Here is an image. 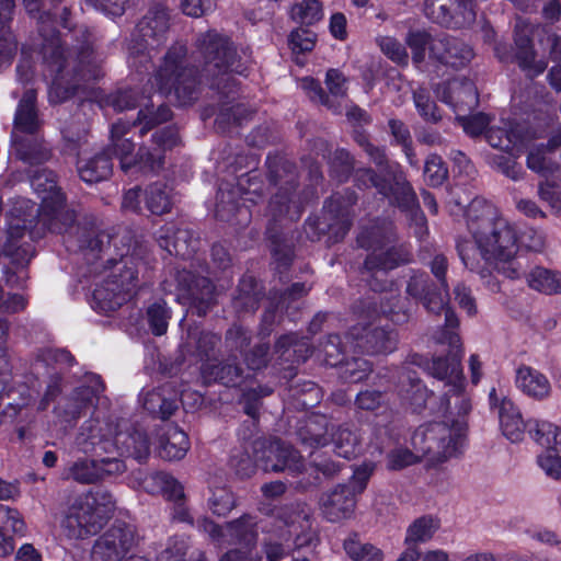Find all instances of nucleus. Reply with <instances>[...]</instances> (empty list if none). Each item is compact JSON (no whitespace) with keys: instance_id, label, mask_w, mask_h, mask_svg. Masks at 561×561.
Listing matches in <instances>:
<instances>
[{"instance_id":"nucleus-1","label":"nucleus","mask_w":561,"mask_h":561,"mask_svg":"<svg viewBox=\"0 0 561 561\" xmlns=\"http://www.w3.org/2000/svg\"><path fill=\"white\" fill-rule=\"evenodd\" d=\"M66 201L65 193L42 197L38 207H31L34 215L15 216L12 220L20 219L22 225L26 220V232L32 237L41 238L46 231L61 234L65 247L72 252L99 255L110 250L111 232L100 229L93 215L79 216Z\"/></svg>"},{"instance_id":"nucleus-2","label":"nucleus","mask_w":561,"mask_h":561,"mask_svg":"<svg viewBox=\"0 0 561 561\" xmlns=\"http://www.w3.org/2000/svg\"><path fill=\"white\" fill-rule=\"evenodd\" d=\"M70 10L65 7L60 14V23L68 33L65 35L66 49L59 38V45L64 51L67 67L57 71L48 69L54 75L48 91L50 104H60L73 98L78 90L88 82L100 80L104 77L103 59L95 50V36L84 26H71L69 22Z\"/></svg>"},{"instance_id":"nucleus-3","label":"nucleus","mask_w":561,"mask_h":561,"mask_svg":"<svg viewBox=\"0 0 561 561\" xmlns=\"http://www.w3.org/2000/svg\"><path fill=\"white\" fill-rule=\"evenodd\" d=\"M397 232L392 221L375 220L370 226L363 227L356 238L359 248L373 250L359 267L363 279L375 293H383L391 288L389 272L408 265L413 261L411 248L405 243H396Z\"/></svg>"},{"instance_id":"nucleus-4","label":"nucleus","mask_w":561,"mask_h":561,"mask_svg":"<svg viewBox=\"0 0 561 561\" xmlns=\"http://www.w3.org/2000/svg\"><path fill=\"white\" fill-rule=\"evenodd\" d=\"M469 228L484 253L499 262V273L515 279L526 273L527 263L517 254V234L515 229L503 218L493 217L490 211L471 220Z\"/></svg>"},{"instance_id":"nucleus-5","label":"nucleus","mask_w":561,"mask_h":561,"mask_svg":"<svg viewBox=\"0 0 561 561\" xmlns=\"http://www.w3.org/2000/svg\"><path fill=\"white\" fill-rule=\"evenodd\" d=\"M196 46L203 57V72L210 88L226 98L233 95L237 92V84L230 73L243 75L247 67L230 38L208 31L199 34Z\"/></svg>"},{"instance_id":"nucleus-6","label":"nucleus","mask_w":561,"mask_h":561,"mask_svg":"<svg viewBox=\"0 0 561 561\" xmlns=\"http://www.w3.org/2000/svg\"><path fill=\"white\" fill-rule=\"evenodd\" d=\"M295 191L280 186L271 197L266 210L268 221L265 234L271 242L275 271L283 284L289 282L288 271L295 257L294 245L283 232V226L285 221H296L301 216V207L295 201Z\"/></svg>"},{"instance_id":"nucleus-7","label":"nucleus","mask_w":561,"mask_h":561,"mask_svg":"<svg viewBox=\"0 0 561 561\" xmlns=\"http://www.w3.org/2000/svg\"><path fill=\"white\" fill-rule=\"evenodd\" d=\"M148 244L144 236L130 227L121 228L117 232L111 233L110 250L101 252L107 254L104 267L110 274L104 280H114V286L124 289L129 295L138 286L137 259H144L148 254Z\"/></svg>"},{"instance_id":"nucleus-8","label":"nucleus","mask_w":561,"mask_h":561,"mask_svg":"<svg viewBox=\"0 0 561 561\" xmlns=\"http://www.w3.org/2000/svg\"><path fill=\"white\" fill-rule=\"evenodd\" d=\"M377 170L366 167L355 172L358 187L376 188L386 198H396L401 206L413 202L414 190L404 171L397 162H391L383 146L370 145L364 150Z\"/></svg>"},{"instance_id":"nucleus-9","label":"nucleus","mask_w":561,"mask_h":561,"mask_svg":"<svg viewBox=\"0 0 561 561\" xmlns=\"http://www.w3.org/2000/svg\"><path fill=\"white\" fill-rule=\"evenodd\" d=\"M187 48L176 43L169 48L154 79L159 91L174 94L180 105L192 104L201 93L197 68L187 61Z\"/></svg>"},{"instance_id":"nucleus-10","label":"nucleus","mask_w":561,"mask_h":561,"mask_svg":"<svg viewBox=\"0 0 561 561\" xmlns=\"http://www.w3.org/2000/svg\"><path fill=\"white\" fill-rule=\"evenodd\" d=\"M435 422L419 426L411 438L413 449L420 457L432 462H444L458 453L467 423L459 420Z\"/></svg>"},{"instance_id":"nucleus-11","label":"nucleus","mask_w":561,"mask_h":561,"mask_svg":"<svg viewBox=\"0 0 561 561\" xmlns=\"http://www.w3.org/2000/svg\"><path fill=\"white\" fill-rule=\"evenodd\" d=\"M440 344H447L449 350L445 356L434 357L432 363L419 354L409 357L412 365L425 367L435 378L447 380L449 390L445 393L458 394L463 391V376L461 370L462 345L455 329L444 328L435 337Z\"/></svg>"},{"instance_id":"nucleus-12","label":"nucleus","mask_w":561,"mask_h":561,"mask_svg":"<svg viewBox=\"0 0 561 561\" xmlns=\"http://www.w3.org/2000/svg\"><path fill=\"white\" fill-rule=\"evenodd\" d=\"M352 198H345L341 193L331 195L324 202L321 215L306 220L304 228L307 238L319 241L327 237L329 245L342 241L352 226Z\"/></svg>"},{"instance_id":"nucleus-13","label":"nucleus","mask_w":561,"mask_h":561,"mask_svg":"<svg viewBox=\"0 0 561 561\" xmlns=\"http://www.w3.org/2000/svg\"><path fill=\"white\" fill-rule=\"evenodd\" d=\"M11 220L7 229H0V256L9 259L4 270V280L11 288L22 287L27 278L25 267L34 255L33 245L25 241L27 225Z\"/></svg>"},{"instance_id":"nucleus-14","label":"nucleus","mask_w":561,"mask_h":561,"mask_svg":"<svg viewBox=\"0 0 561 561\" xmlns=\"http://www.w3.org/2000/svg\"><path fill=\"white\" fill-rule=\"evenodd\" d=\"M405 294L420 302L430 313L440 314V312H444V328H458V317L447 305L449 288L434 280L426 272L422 270L411 271L407 280Z\"/></svg>"},{"instance_id":"nucleus-15","label":"nucleus","mask_w":561,"mask_h":561,"mask_svg":"<svg viewBox=\"0 0 561 561\" xmlns=\"http://www.w3.org/2000/svg\"><path fill=\"white\" fill-rule=\"evenodd\" d=\"M531 35L529 25L517 23L514 30V47L503 42L494 45L495 57L501 62H516L529 79L541 75L547 69V62L543 59H537Z\"/></svg>"},{"instance_id":"nucleus-16","label":"nucleus","mask_w":561,"mask_h":561,"mask_svg":"<svg viewBox=\"0 0 561 561\" xmlns=\"http://www.w3.org/2000/svg\"><path fill=\"white\" fill-rule=\"evenodd\" d=\"M253 453L260 468L265 472H300L304 460L300 453L279 438H256Z\"/></svg>"},{"instance_id":"nucleus-17","label":"nucleus","mask_w":561,"mask_h":561,"mask_svg":"<svg viewBox=\"0 0 561 561\" xmlns=\"http://www.w3.org/2000/svg\"><path fill=\"white\" fill-rule=\"evenodd\" d=\"M170 21L171 13L167 5L152 4L136 26L138 38L130 45V53L144 55L163 46L168 41Z\"/></svg>"},{"instance_id":"nucleus-18","label":"nucleus","mask_w":561,"mask_h":561,"mask_svg":"<svg viewBox=\"0 0 561 561\" xmlns=\"http://www.w3.org/2000/svg\"><path fill=\"white\" fill-rule=\"evenodd\" d=\"M179 299L185 300L192 314L205 317L216 305L215 287L210 279L187 270L174 274Z\"/></svg>"},{"instance_id":"nucleus-19","label":"nucleus","mask_w":561,"mask_h":561,"mask_svg":"<svg viewBox=\"0 0 561 561\" xmlns=\"http://www.w3.org/2000/svg\"><path fill=\"white\" fill-rule=\"evenodd\" d=\"M28 14L37 19L38 33L43 37L42 56L48 69L65 70L67 60L59 45V33L53 25L50 11H42L43 0H23Z\"/></svg>"},{"instance_id":"nucleus-20","label":"nucleus","mask_w":561,"mask_h":561,"mask_svg":"<svg viewBox=\"0 0 561 561\" xmlns=\"http://www.w3.org/2000/svg\"><path fill=\"white\" fill-rule=\"evenodd\" d=\"M139 537L136 527L116 520L93 545L94 561H121L134 547Z\"/></svg>"},{"instance_id":"nucleus-21","label":"nucleus","mask_w":561,"mask_h":561,"mask_svg":"<svg viewBox=\"0 0 561 561\" xmlns=\"http://www.w3.org/2000/svg\"><path fill=\"white\" fill-rule=\"evenodd\" d=\"M179 142V133L174 126H168L152 135L150 144L139 146L131 162V169L142 173H158L164 165L165 150Z\"/></svg>"},{"instance_id":"nucleus-22","label":"nucleus","mask_w":561,"mask_h":561,"mask_svg":"<svg viewBox=\"0 0 561 561\" xmlns=\"http://www.w3.org/2000/svg\"><path fill=\"white\" fill-rule=\"evenodd\" d=\"M347 336L356 348L370 355L390 353L397 345L394 331L374 325L371 322H358L352 325Z\"/></svg>"},{"instance_id":"nucleus-23","label":"nucleus","mask_w":561,"mask_h":561,"mask_svg":"<svg viewBox=\"0 0 561 561\" xmlns=\"http://www.w3.org/2000/svg\"><path fill=\"white\" fill-rule=\"evenodd\" d=\"M474 56V50L469 44L448 34L435 36L431 47V61L455 70L467 67Z\"/></svg>"},{"instance_id":"nucleus-24","label":"nucleus","mask_w":561,"mask_h":561,"mask_svg":"<svg viewBox=\"0 0 561 561\" xmlns=\"http://www.w3.org/2000/svg\"><path fill=\"white\" fill-rule=\"evenodd\" d=\"M425 15L442 26L461 27L474 21L470 0H425Z\"/></svg>"},{"instance_id":"nucleus-25","label":"nucleus","mask_w":561,"mask_h":561,"mask_svg":"<svg viewBox=\"0 0 561 561\" xmlns=\"http://www.w3.org/2000/svg\"><path fill=\"white\" fill-rule=\"evenodd\" d=\"M93 381L92 386L76 388L59 402V415L65 422H76L95 407L98 397L104 390V386L99 378H95Z\"/></svg>"},{"instance_id":"nucleus-26","label":"nucleus","mask_w":561,"mask_h":561,"mask_svg":"<svg viewBox=\"0 0 561 561\" xmlns=\"http://www.w3.org/2000/svg\"><path fill=\"white\" fill-rule=\"evenodd\" d=\"M156 240L159 247L169 254L183 257L191 256L199 249V237L187 227H176L173 224H167L156 233Z\"/></svg>"},{"instance_id":"nucleus-27","label":"nucleus","mask_w":561,"mask_h":561,"mask_svg":"<svg viewBox=\"0 0 561 561\" xmlns=\"http://www.w3.org/2000/svg\"><path fill=\"white\" fill-rule=\"evenodd\" d=\"M353 311L363 320L381 312L397 324L408 322L413 314L411 302L407 298L403 299L400 295H392L391 297L381 299L379 309L377 302L359 300L354 305Z\"/></svg>"},{"instance_id":"nucleus-28","label":"nucleus","mask_w":561,"mask_h":561,"mask_svg":"<svg viewBox=\"0 0 561 561\" xmlns=\"http://www.w3.org/2000/svg\"><path fill=\"white\" fill-rule=\"evenodd\" d=\"M78 448L84 454L96 457L115 453L114 438L110 436L107 425L103 426L99 420L85 421L76 437Z\"/></svg>"},{"instance_id":"nucleus-29","label":"nucleus","mask_w":561,"mask_h":561,"mask_svg":"<svg viewBox=\"0 0 561 561\" xmlns=\"http://www.w3.org/2000/svg\"><path fill=\"white\" fill-rule=\"evenodd\" d=\"M44 123L37 107L36 90H25L15 110L11 137L39 134Z\"/></svg>"},{"instance_id":"nucleus-30","label":"nucleus","mask_w":561,"mask_h":561,"mask_svg":"<svg viewBox=\"0 0 561 561\" xmlns=\"http://www.w3.org/2000/svg\"><path fill=\"white\" fill-rule=\"evenodd\" d=\"M201 378L205 386L220 383L226 387H237L244 379V369L237 356L224 360H205L199 367Z\"/></svg>"},{"instance_id":"nucleus-31","label":"nucleus","mask_w":561,"mask_h":561,"mask_svg":"<svg viewBox=\"0 0 561 561\" xmlns=\"http://www.w3.org/2000/svg\"><path fill=\"white\" fill-rule=\"evenodd\" d=\"M14 157L31 168H37L53 158V149L42 133L11 137Z\"/></svg>"},{"instance_id":"nucleus-32","label":"nucleus","mask_w":561,"mask_h":561,"mask_svg":"<svg viewBox=\"0 0 561 561\" xmlns=\"http://www.w3.org/2000/svg\"><path fill=\"white\" fill-rule=\"evenodd\" d=\"M330 420L319 413H312L297 421L296 440L305 447L319 448L329 444Z\"/></svg>"},{"instance_id":"nucleus-33","label":"nucleus","mask_w":561,"mask_h":561,"mask_svg":"<svg viewBox=\"0 0 561 561\" xmlns=\"http://www.w3.org/2000/svg\"><path fill=\"white\" fill-rule=\"evenodd\" d=\"M357 496L344 483L325 492L320 497V504L325 518L339 522L348 518L355 510Z\"/></svg>"},{"instance_id":"nucleus-34","label":"nucleus","mask_w":561,"mask_h":561,"mask_svg":"<svg viewBox=\"0 0 561 561\" xmlns=\"http://www.w3.org/2000/svg\"><path fill=\"white\" fill-rule=\"evenodd\" d=\"M457 252L462 263L471 272H476L482 277L489 276L493 270L499 272V262L494 261V256L484 253V249L479 247L477 240L459 239L456 244Z\"/></svg>"},{"instance_id":"nucleus-35","label":"nucleus","mask_w":561,"mask_h":561,"mask_svg":"<svg viewBox=\"0 0 561 561\" xmlns=\"http://www.w3.org/2000/svg\"><path fill=\"white\" fill-rule=\"evenodd\" d=\"M310 472L296 483V490L308 492L320 488L325 481L333 480L341 471V465L324 455L311 456Z\"/></svg>"},{"instance_id":"nucleus-36","label":"nucleus","mask_w":561,"mask_h":561,"mask_svg":"<svg viewBox=\"0 0 561 561\" xmlns=\"http://www.w3.org/2000/svg\"><path fill=\"white\" fill-rule=\"evenodd\" d=\"M178 408L179 393L171 382L148 391L144 398V409L161 420H168Z\"/></svg>"},{"instance_id":"nucleus-37","label":"nucleus","mask_w":561,"mask_h":561,"mask_svg":"<svg viewBox=\"0 0 561 561\" xmlns=\"http://www.w3.org/2000/svg\"><path fill=\"white\" fill-rule=\"evenodd\" d=\"M236 191L219 190L215 208V216L218 220L234 226H247L250 222V209L241 204Z\"/></svg>"},{"instance_id":"nucleus-38","label":"nucleus","mask_w":561,"mask_h":561,"mask_svg":"<svg viewBox=\"0 0 561 561\" xmlns=\"http://www.w3.org/2000/svg\"><path fill=\"white\" fill-rule=\"evenodd\" d=\"M115 451L119 456L131 457L144 462L150 455V443L146 432L131 427L126 432H118L114 436Z\"/></svg>"},{"instance_id":"nucleus-39","label":"nucleus","mask_w":561,"mask_h":561,"mask_svg":"<svg viewBox=\"0 0 561 561\" xmlns=\"http://www.w3.org/2000/svg\"><path fill=\"white\" fill-rule=\"evenodd\" d=\"M220 342L221 336L219 334L203 331L198 328H188L186 340L182 344V351L184 354L196 356L201 360H211L210 356Z\"/></svg>"},{"instance_id":"nucleus-40","label":"nucleus","mask_w":561,"mask_h":561,"mask_svg":"<svg viewBox=\"0 0 561 561\" xmlns=\"http://www.w3.org/2000/svg\"><path fill=\"white\" fill-rule=\"evenodd\" d=\"M131 295L114 286V280H103L92 293L91 306L93 309L108 314L125 305Z\"/></svg>"},{"instance_id":"nucleus-41","label":"nucleus","mask_w":561,"mask_h":561,"mask_svg":"<svg viewBox=\"0 0 561 561\" xmlns=\"http://www.w3.org/2000/svg\"><path fill=\"white\" fill-rule=\"evenodd\" d=\"M111 148H105L93 157L79 160L77 169L79 176L87 183H98L107 180L113 173Z\"/></svg>"},{"instance_id":"nucleus-42","label":"nucleus","mask_w":561,"mask_h":561,"mask_svg":"<svg viewBox=\"0 0 561 561\" xmlns=\"http://www.w3.org/2000/svg\"><path fill=\"white\" fill-rule=\"evenodd\" d=\"M131 125L118 121L112 125L111 128V144L106 148H111V157L115 156L119 159L121 168L124 172H128L131 169V162L135 158L134 149L135 144L125 138V135L130 129Z\"/></svg>"},{"instance_id":"nucleus-43","label":"nucleus","mask_w":561,"mask_h":561,"mask_svg":"<svg viewBox=\"0 0 561 561\" xmlns=\"http://www.w3.org/2000/svg\"><path fill=\"white\" fill-rule=\"evenodd\" d=\"M266 165L267 179L271 184L296 190L298 174L295 163L282 156H268Z\"/></svg>"},{"instance_id":"nucleus-44","label":"nucleus","mask_w":561,"mask_h":561,"mask_svg":"<svg viewBox=\"0 0 561 561\" xmlns=\"http://www.w3.org/2000/svg\"><path fill=\"white\" fill-rule=\"evenodd\" d=\"M499 420L503 434L512 442L523 438L526 423L511 399L503 397L499 408Z\"/></svg>"},{"instance_id":"nucleus-45","label":"nucleus","mask_w":561,"mask_h":561,"mask_svg":"<svg viewBox=\"0 0 561 561\" xmlns=\"http://www.w3.org/2000/svg\"><path fill=\"white\" fill-rule=\"evenodd\" d=\"M190 448L186 433L178 426H171L160 436L158 454L162 459L172 461L182 459Z\"/></svg>"},{"instance_id":"nucleus-46","label":"nucleus","mask_w":561,"mask_h":561,"mask_svg":"<svg viewBox=\"0 0 561 561\" xmlns=\"http://www.w3.org/2000/svg\"><path fill=\"white\" fill-rule=\"evenodd\" d=\"M516 383L524 393L535 399H543L550 393V382L546 376L529 366L517 369Z\"/></svg>"},{"instance_id":"nucleus-47","label":"nucleus","mask_w":561,"mask_h":561,"mask_svg":"<svg viewBox=\"0 0 561 561\" xmlns=\"http://www.w3.org/2000/svg\"><path fill=\"white\" fill-rule=\"evenodd\" d=\"M227 536L233 545L252 549L257 540L256 523L254 517L244 514L241 517L226 524Z\"/></svg>"},{"instance_id":"nucleus-48","label":"nucleus","mask_w":561,"mask_h":561,"mask_svg":"<svg viewBox=\"0 0 561 561\" xmlns=\"http://www.w3.org/2000/svg\"><path fill=\"white\" fill-rule=\"evenodd\" d=\"M288 399L297 409L307 410L321 401V389L310 380L291 381L288 386Z\"/></svg>"},{"instance_id":"nucleus-49","label":"nucleus","mask_w":561,"mask_h":561,"mask_svg":"<svg viewBox=\"0 0 561 561\" xmlns=\"http://www.w3.org/2000/svg\"><path fill=\"white\" fill-rule=\"evenodd\" d=\"M523 129L516 123H507L504 127H491L485 131V139L493 148L511 151L523 142Z\"/></svg>"},{"instance_id":"nucleus-50","label":"nucleus","mask_w":561,"mask_h":561,"mask_svg":"<svg viewBox=\"0 0 561 561\" xmlns=\"http://www.w3.org/2000/svg\"><path fill=\"white\" fill-rule=\"evenodd\" d=\"M439 520L431 515L416 518L407 529L404 545L419 549V543L430 541L439 529Z\"/></svg>"},{"instance_id":"nucleus-51","label":"nucleus","mask_w":561,"mask_h":561,"mask_svg":"<svg viewBox=\"0 0 561 561\" xmlns=\"http://www.w3.org/2000/svg\"><path fill=\"white\" fill-rule=\"evenodd\" d=\"M147 209L156 216L169 214L173 207L172 190L163 183H152L145 190Z\"/></svg>"},{"instance_id":"nucleus-52","label":"nucleus","mask_w":561,"mask_h":561,"mask_svg":"<svg viewBox=\"0 0 561 561\" xmlns=\"http://www.w3.org/2000/svg\"><path fill=\"white\" fill-rule=\"evenodd\" d=\"M334 445V453L342 458L352 459L360 453V437L356 430L347 425H340L330 438Z\"/></svg>"},{"instance_id":"nucleus-53","label":"nucleus","mask_w":561,"mask_h":561,"mask_svg":"<svg viewBox=\"0 0 561 561\" xmlns=\"http://www.w3.org/2000/svg\"><path fill=\"white\" fill-rule=\"evenodd\" d=\"M522 276H526L528 285L535 290L548 295L561 291V273L537 266L529 273L522 274Z\"/></svg>"},{"instance_id":"nucleus-54","label":"nucleus","mask_w":561,"mask_h":561,"mask_svg":"<svg viewBox=\"0 0 561 561\" xmlns=\"http://www.w3.org/2000/svg\"><path fill=\"white\" fill-rule=\"evenodd\" d=\"M172 117L171 108L165 104H160L154 107L153 104L146 105L140 108L137 118L133 122L131 126H140V135H145L156 126L170 121Z\"/></svg>"},{"instance_id":"nucleus-55","label":"nucleus","mask_w":561,"mask_h":561,"mask_svg":"<svg viewBox=\"0 0 561 561\" xmlns=\"http://www.w3.org/2000/svg\"><path fill=\"white\" fill-rule=\"evenodd\" d=\"M390 398L387 389L368 387L357 393L354 400L356 409L377 413L387 410Z\"/></svg>"},{"instance_id":"nucleus-56","label":"nucleus","mask_w":561,"mask_h":561,"mask_svg":"<svg viewBox=\"0 0 561 561\" xmlns=\"http://www.w3.org/2000/svg\"><path fill=\"white\" fill-rule=\"evenodd\" d=\"M28 179L34 191L42 197H49L53 194L64 193L57 185L56 173L48 168H34L28 171Z\"/></svg>"},{"instance_id":"nucleus-57","label":"nucleus","mask_w":561,"mask_h":561,"mask_svg":"<svg viewBox=\"0 0 561 561\" xmlns=\"http://www.w3.org/2000/svg\"><path fill=\"white\" fill-rule=\"evenodd\" d=\"M552 152L543 144L531 148L527 154V167L543 176L554 173L560 164L551 159Z\"/></svg>"},{"instance_id":"nucleus-58","label":"nucleus","mask_w":561,"mask_h":561,"mask_svg":"<svg viewBox=\"0 0 561 561\" xmlns=\"http://www.w3.org/2000/svg\"><path fill=\"white\" fill-rule=\"evenodd\" d=\"M330 175L340 183L346 182L355 170V158L344 148L336 149L329 161Z\"/></svg>"},{"instance_id":"nucleus-59","label":"nucleus","mask_w":561,"mask_h":561,"mask_svg":"<svg viewBox=\"0 0 561 561\" xmlns=\"http://www.w3.org/2000/svg\"><path fill=\"white\" fill-rule=\"evenodd\" d=\"M323 16L322 3L320 0H302L295 3L290 10L293 21L306 27L320 21Z\"/></svg>"},{"instance_id":"nucleus-60","label":"nucleus","mask_w":561,"mask_h":561,"mask_svg":"<svg viewBox=\"0 0 561 561\" xmlns=\"http://www.w3.org/2000/svg\"><path fill=\"white\" fill-rule=\"evenodd\" d=\"M435 37L426 31H410L407 34L405 43L411 49L412 61L415 65H421L425 61L426 50H428V58L431 59V47L433 46Z\"/></svg>"},{"instance_id":"nucleus-61","label":"nucleus","mask_w":561,"mask_h":561,"mask_svg":"<svg viewBox=\"0 0 561 561\" xmlns=\"http://www.w3.org/2000/svg\"><path fill=\"white\" fill-rule=\"evenodd\" d=\"M340 366V376L345 382L356 383L365 378L373 371L371 363L363 357H353L343 360Z\"/></svg>"},{"instance_id":"nucleus-62","label":"nucleus","mask_w":561,"mask_h":561,"mask_svg":"<svg viewBox=\"0 0 561 561\" xmlns=\"http://www.w3.org/2000/svg\"><path fill=\"white\" fill-rule=\"evenodd\" d=\"M147 322L152 334L160 336L167 333L171 311L165 301L157 300L147 308Z\"/></svg>"},{"instance_id":"nucleus-63","label":"nucleus","mask_w":561,"mask_h":561,"mask_svg":"<svg viewBox=\"0 0 561 561\" xmlns=\"http://www.w3.org/2000/svg\"><path fill=\"white\" fill-rule=\"evenodd\" d=\"M68 477L82 484H91L100 481L96 459H78L68 471Z\"/></svg>"},{"instance_id":"nucleus-64","label":"nucleus","mask_w":561,"mask_h":561,"mask_svg":"<svg viewBox=\"0 0 561 561\" xmlns=\"http://www.w3.org/2000/svg\"><path fill=\"white\" fill-rule=\"evenodd\" d=\"M423 173L425 182L433 187L442 186L448 180L447 164L437 153L427 156Z\"/></svg>"}]
</instances>
